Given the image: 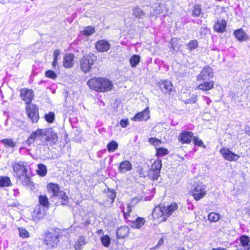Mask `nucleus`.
Listing matches in <instances>:
<instances>
[{
	"label": "nucleus",
	"mask_w": 250,
	"mask_h": 250,
	"mask_svg": "<svg viewBox=\"0 0 250 250\" xmlns=\"http://www.w3.org/2000/svg\"><path fill=\"white\" fill-rule=\"evenodd\" d=\"M90 89L100 92H108L112 89L113 84L111 81L105 78H94L87 82Z\"/></svg>",
	"instance_id": "obj_1"
},
{
	"label": "nucleus",
	"mask_w": 250,
	"mask_h": 250,
	"mask_svg": "<svg viewBox=\"0 0 250 250\" xmlns=\"http://www.w3.org/2000/svg\"><path fill=\"white\" fill-rule=\"evenodd\" d=\"M177 208L178 206L176 203H172L167 206L160 205L153 209L152 216L154 219L162 217V220L165 221L167 217L170 215Z\"/></svg>",
	"instance_id": "obj_2"
},
{
	"label": "nucleus",
	"mask_w": 250,
	"mask_h": 250,
	"mask_svg": "<svg viewBox=\"0 0 250 250\" xmlns=\"http://www.w3.org/2000/svg\"><path fill=\"white\" fill-rule=\"evenodd\" d=\"M48 192L50 194L52 197H58L61 199V204L62 206L67 205L68 203L69 199L66 193L60 190V186L57 184L49 183L47 186Z\"/></svg>",
	"instance_id": "obj_3"
},
{
	"label": "nucleus",
	"mask_w": 250,
	"mask_h": 250,
	"mask_svg": "<svg viewBox=\"0 0 250 250\" xmlns=\"http://www.w3.org/2000/svg\"><path fill=\"white\" fill-rule=\"evenodd\" d=\"M44 243L49 247H56L59 241L60 229L58 228L51 229L44 234Z\"/></svg>",
	"instance_id": "obj_4"
},
{
	"label": "nucleus",
	"mask_w": 250,
	"mask_h": 250,
	"mask_svg": "<svg viewBox=\"0 0 250 250\" xmlns=\"http://www.w3.org/2000/svg\"><path fill=\"white\" fill-rule=\"evenodd\" d=\"M96 60L97 57L92 53L83 56L80 63L81 70L84 73L89 72Z\"/></svg>",
	"instance_id": "obj_5"
},
{
	"label": "nucleus",
	"mask_w": 250,
	"mask_h": 250,
	"mask_svg": "<svg viewBox=\"0 0 250 250\" xmlns=\"http://www.w3.org/2000/svg\"><path fill=\"white\" fill-rule=\"evenodd\" d=\"M42 131V136H45V142L42 143L43 146L49 145L52 146L55 145L58 141L57 133L52 128H49L46 129H41Z\"/></svg>",
	"instance_id": "obj_6"
},
{
	"label": "nucleus",
	"mask_w": 250,
	"mask_h": 250,
	"mask_svg": "<svg viewBox=\"0 0 250 250\" xmlns=\"http://www.w3.org/2000/svg\"><path fill=\"white\" fill-rule=\"evenodd\" d=\"M206 186L201 182H195L192 187V194L196 201L200 200L206 194Z\"/></svg>",
	"instance_id": "obj_7"
},
{
	"label": "nucleus",
	"mask_w": 250,
	"mask_h": 250,
	"mask_svg": "<svg viewBox=\"0 0 250 250\" xmlns=\"http://www.w3.org/2000/svg\"><path fill=\"white\" fill-rule=\"evenodd\" d=\"M162 166L161 160H155L151 166V168L148 170V176L153 180H157L160 176Z\"/></svg>",
	"instance_id": "obj_8"
},
{
	"label": "nucleus",
	"mask_w": 250,
	"mask_h": 250,
	"mask_svg": "<svg viewBox=\"0 0 250 250\" xmlns=\"http://www.w3.org/2000/svg\"><path fill=\"white\" fill-rule=\"evenodd\" d=\"M26 113L28 118L32 123H37L39 119L38 108L34 104H28L26 106Z\"/></svg>",
	"instance_id": "obj_9"
},
{
	"label": "nucleus",
	"mask_w": 250,
	"mask_h": 250,
	"mask_svg": "<svg viewBox=\"0 0 250 250\" xmlns=\"http://www.w3.org/2000/svg\"><path fill=\"white\" fill-rule=\"evenodd\" d=\"M219 152L225 160L229 161H236L240 158L238 155L233 153L227 147L221 148Z\"/></svg>",
	"instance_id": "obj_10"
},
{
	"label": "nucleus",
	"mask_w": 250,
	"mask_h": 250,
	"mask_svg": "<svg viewBox=\"0 0 250 250\" xmlns=\"http://www.w3.org/2000/svg\"><path fill=\"white\" fill-rule=\"evenodd\" d=\"M12 167L16 178L27 173V169L23 162L15 163L12 165Z\"/></svg>",
	"instance_id": "obj_11"
},
{
	"label": "nucleus",
	"mask_w": 250,
	"mask_h": 250,
	"mask_svg": "<svg viewBox=\"0 0 250 250\" xmlns=\"http://www.w3.org/2000/svg\"><path fill=\"white\" fill-rule=\"evenodd\" d=\"M213 76L212 69L209 66H206L201 70L200 73L197 76L198 81H208Z\"/></svg>",
	"instance_id": "obj_12"
},
{
	"label": "nucleus",
	"mask_w": 250,
	"mask_h": 250,
	"mask_svg": "<svg viewBox=\"0 0 250 250\" xmlns=\"http://www.w3.org/2000/svg\"><path fill=\"white\" fill-rule=\"evenodd\" d=\"M45 212L43 208L39 205L35 208L32 213V220L36 223L38 222L45 216Z\"/></svg>",
	"instance_id": "obj_13"
},
{
	"label": "nucleus",
	"mask_w": 250,
	"mask_h": 250,
	"mask_svg": "<svg viewBox=\"0 0 250 250\" xmlns=\"http://www.w3.org/2000/svg\"><path fill=\"white\" fill-rule=\"evenodd\" d=\"M95 48L100 52H107L111 47L110 43L106 40H99L95 43Z\"/></svg>",
	"instance_id": "obj_14"
},
{
	"label": "nucleus",
	"mask_w": 250,
	"mask_h": 250,
	"mask_svg": "<svg viewBox=\"0 0 250 250\" xmlns=\"http://www.w3.org/2000/svg\"><path fill=\"white\" fill-rule=\"evenodd\" d=\"M34 96L32 90L23 88L21 90V97L26 102L27 105L31 104V103Z\"/></svg>",
	"instance_id": "obj_15"
},
{
	"label": "nucleus",
	"mask_w": 250,
	"mask_h": 250,
	"mask_svg": "<svg viewBox=\"0 0 250 250\" xmlns=\"http://www.w3.org/2000/svg\"><path fill=\"white\" fill-rule=\"evenodd\" d=\"M160 88L165 94H169L172 91L173 86L172 83L167 80H162L158 83Z\"/></svg>",
	"instance_id": "obj_16"
},
{
	"label": "nucleus",
	"mask_w": 250,
	"mask_h": 250,
	"mask_svg": "<svg viewBox=\"0 0 250 250\" xmlns=\"http://www.w3.org/2000/svg\"><path fill=\"white\" fill-rule=\"evenodd\" d=\"M193 137V133L190 131L184 130L181 131L179 137V140L183 144H189Z\"/></svg>",
	"instance_id": "obj_17"
},
{
	"label": "nucleus",
	"mask_w": 250,
	"mask_h": 250,
	"mask_svg": "<svg viewBox=\"0 0 250 250\" xmlns=\"http://www.w3.org/2000/svg\"><path fill=\"white\" fill-rule=\"evenodd\" d=\"M132 169V165L128 160H124L121 162L118 168V172L120 173H125Z\"/></svg>",
	"instance_id": "obj_18"
},
{
	"label": "nucleus",
	"mask_w": 250,
	"mask_h": 250,
	"mask_svg": "<svg viewBox=\"0 0 250 250\" xmlns=\"http://www.w3.org/2000/svg\"><path fill=\"white\" fill-rule=\"evenodd\" d=\"M42 131L41 129H38L36 131L32 132L27 139L23 142V144L31 146L35 142V139L42 136Z\"/></svg>",
	"instance_id": "obj_19"
},
{
	"label": "nucleus",
	"mask_w": 250,
	"mask_h": 250,
	"mask_svg": "<svg viewBox=\"0 0 250 250\" xmlns=\"http://www.w3.org/2000/svg\"><path fill=\"white\" fill-rule=\"evenodd\" d=\"M149 118V110L148 108H146L144 111L137 113L132 118V120L134 121H146Z\"/></svg>",
	"instance_id": "obj_20"
},
{
	"label": "nucleus",
	"mask_w": 250,
	"mask_h": 250,
	"mask_svg": "<svg viewBox=\"0 0 250 250\" xmlns=\"http://www.w3.org/2000/svg\"><path fill=\"white\" fill-rule=\"evenodd\" d=\"M74 55L72 53L65 55L63 58V66L66 68H71L74 64Z\"/></svg>",
	"instance_id": "obj_21"
},
{
	"label": "nucleus",
	"mask_w": 250,
	"mask_h": 250,
	"mask_svg": "<svg viewBox=\"0 0 250 250\" xmlns=\"http://www.w3.org/2000/svg\"><path fill=\"white\" fill-rule=\"evenodd\" d=\"M18 182L20 183L24 186L33 187V183L31 182L30 177L27 175V173L16 178Z\"/></svg>",
	"instance_id": "obj_22"
},
{
	"label": "nucleus",
	"mask_w": 250,
	"mask_h": 250,
	"mask_svg": "<svg viewBox=\"0 0 250 250\" xmlns=\"http://www.w3.org/2000/svg\"><path fill=\"white\" fill-rule=\"evenodd\" d=\"M241 246L243 249L240 250H250V239L246 235H242L239 238Z\"/></svg>",
	"instance_id": "obj_23"
},
{
	"label": "nucleus",
	"mask_w": 250,
	"mask_h": 250,
	"mask_svg": "<svg viewBox=\"0 0 250 250\" xmlns=\"http://www.w3.org/2000/svg\"><path fill=\"white\" fill-rule=\"evenodd\" d=\"M214 84V83L213 81H205L203 83L199 84L196 89L203 91H208L213 88Z\"/></svg>",
	"instance_id": "obj_24"
},
{
	"label": "nucleus",
	"mask_w": 250,
	"mask_h": 250,
	"mask_svg": "<svg viewBox=\"0 0 250 250\" xmlns=\"http://www.w3.org/2000/svg\"><path fill=\"white\" fill-rule=\"evenodd\" d=\"M235 38L240 42L246 41L249 39V36L242 29H239L234 32Z\"/></svg>",
	"instance_id": "obj_25"
},
{
	"label": "nucleus",
	"mask_w": 250,
	"mask_h": 250,
	"mask_svg": "<svg viewBox=\"0 0 250 250\" xmlns=\"http://www.w3.org/2000/svg\"><path fill=\"white\" fill-rule=\"evenodd\" d=\"M128 221L130 222V226L132 228L135 229L141 228L144 225L146 222V220L144 218L140 217L136 218L134 221L128 220Z\"/></svg>",
	"instance_id": "obj_26"
},
{
	"label": "nucleus",
	"mask_w": 250,
	"mask_h": 250,
	"mask_svg": "<svg viewBox=\"0 0 250 250\" xmlns=\"http://www.w3.org/2000/svg\"><path fill=\"white\" fill-rule=\"evenodd\" d=\"M227 27V22L225 20L218 21L214 25L215 30L219 33H223L225 31Z\"/></svg>",
	"instance_id": "obj_27"
},
{
	"label": "nucleus",
	"mask_w": 250,
	"mask_h": 250,
	"mask_svg": "<svg viewBox=\"0 0 250 250\" xmlns=\"http://www.w3.org/2000/svg\"><path fill=\"white\" fill-rule=\"evenodd\" d=\"M129 232V228L126 226H122L119 228L116 231V235L118 239L123 238Z\"/></svg>",
	"instance_id": "obj_28"
},
{
	"label": "nucleus",
	"mask_w": 250,
	"mask_h": 250,
	"mask_svg": "<svg viewBox=\"0 0 250 250\" xmlns=\"http://www.w3.org/2000/svg\"><path fill=\"white\" fill-rule=\"evenodd\" d=\"M104 192L107 198L109 199L110 204H112L115 200L116 197V192L114 189L107 188V190L105 189Z\"/></svg>",
	"instance_id": "obj_29"
},
{
	"label": "nucleus",
	"mask_w": 250,
	"mask_h": 250,
	"mask_svg": "<svg viewBox=\"0 0 250 250\" xmlns=\"http://www.w3.org/2000/svg\"><path fill=\"white\" fill-rule=\"evenodd\" d=\"M10 179L8 176H2L0 177V187L4 188L12 186Z\"/></svg>",
	"instance_id": "obj_30"
},
{
	"label": "nucleus",
	"mask_w": 250,
	"mask_h": 250,
	"mask_svg": "<svg viewBox=\"0 0 250 250\" xmlns=\"http://www.w3.org/2000/svg\"><path fill=\"white\" fill-rule=\"evenodd\" d=\"M170 50L172 52H177L180 48L178 44V40L177 38H172L169 42Z\"/></svg>",
	"instance_id": "obj_31"
},
{
	"label": "nucleus",
	"mask_w": 250,
	"mask_h": 250,
	"mask_svg": "<svg viewBox=\"0 0 250 250\" xmlns=\"http://www.w3.org/2000/svg\"><path fill=\"white\" fill-rule=\"evenodd\" d=\"M47 172L46 166L43 164H39L38 165V169L37 172L39 175L42 177L45 176Z\"/></svg>",
	"instance_id": "obj_32"
},
{
	"label": "nucleus",
	"mask_w": 250,
	"mask_h": 250,
	"mask_svg": "<svg viewBox=\"0 0 250 250\" xmlns=\"http://www.w3.org/2000/svg\"><path fill=\"white\" fill-rule=\"evenodd\" d=\"M86 244L85 237L81 236L79 237L78 240L76 241L75 245L74 248L75 250H81L82 247L85 245Z\"/></svg>",
	"instance_id": "obj_33"
},
{
	"label": "nucleus",
	"mask_w": 250,
	"mask_h": 250,
	"mask_svg": "<svg viewBox=\"0 0 250 250\" xmlns=\"http://www.w3.org/2000/svg\"><path fill=\"white\" fill-rule=\"evenodd\" d=\"M134 207L131 204H128L127 205L126 211H125V208L124 207H122V210L123 213L124 219L127 221V218L130 216L129 213L132 211V208Z\"/></svg>",
	"instance_id": "obj_34"
},
{
	"label": "nucleus",
	"mask_w": 250,
	"mask_h": 250,
	"mask_svg": "<svg viewBox=\"0 0 250 250\" xmlns=\"http://www.w3.org/2000/svg\"><path fill=\"white\" fill-rule=\"evenodd\" d=\"M141 57L138 55H133L130 59L129 62L132 67H135L139 63Z\"/></svg>",
	"instance_id": "obj_35"
},
{
	"label": "nucleus",
	"mask_w": 250,
	"mask_h": 250,
	"mask_svg": "<svg viewBox=\"0 0 250 250\" xmlns=\"http://www.w3.org/2000/svg\"><path fill=\"white\" fill-rule=\"evenodd\" d=\"M187 48L189 52H191L198 47V42L196 40L190 41L186 44Z\"/></svg>",
	"instance_id": "obj_36"
},
{
	"label": "nucleus",
	"mask_w": 250,
	"mask_h": 250,
	"mask_svg": "<svg viewBox=\"0 0 250 250\" xmlns=\"http://www.w3.org/2000/svg\"><path fill=\"white\" fill-rule=\"evenodd\" d=\"M133 14L136 18H143L145 16V13L139 7H135L133 9Z\"/></svg>",
	"instance_id": "obj_37"
},
{
	"label": "nucleus",
	"mask_w": 250,
	"mask_h": 250,
	"mask_svg": "<svg viewBox=\"0 0 250 250\" xmlns=\"http://www.w3.org/2000/svg\"><path fill=\"white\" fill-rule=\"evenodd\" d=\"M156 155L158 157H163L168 154V150L167 149L163 147L156 148Z\"/></svg>",
	"instance_id": "obj_38"
},
{
	"label": "nucleus",
	"mask_w": 250,
	"mask_h": 250,
	"mask_svg": "<svg viewBox=\"0 0 250 250\" xmlns=\"http://www.w3.org/2000/svg\"><path fill=\"white\" fill-rule=\"evenodd\" d=\"M106 147L109 152H114L117 149L118 144L116 141L112 140L107 145Z\"/></svg>",
	"instance_id": "obj_39"
},
{
	"label": "nucleus",
	"mask_w": 250,
	"mask_h": 250,
	"mask_svg": "<svg viewBox=\"0 0 250 250\" xmlns=\"http://www.w3.org/2000/svg\"><path fill=\"white\" fill-rule=\"evenodd\" d=\"M39 200L40 204L43 207H48L49 205L48 199L45 195H41L39 196Z\"/></svg>",
	"instance_id": "obj_40"
},
{
	"label": "nucleus",
	"mask_w": 250,
	"mask_h": 250,
	"mask_svg": "<svg viewBox=\"0 0 250 250\" xmlns=\"http://www.w3.org/2000/svg\"><path fill=\"white\" fill-rule=\"evenodd\" d=\"M201 13V6L199 4H195L193 6L192 16L195 17H199Z\"/></svg>",
	"instance_id": "obj_41"
},
{
	"label": "nucleus",
	"mask_w": 250,
	"mask_h": 250,
	"mask_svg": "<svg viewBox=\"0 0 250 250\" xmlns=\"http://www.w3.org/2000/svg\"><path fill=\"white\" fill-rule=\"evenodd\" d=\"M208 219L210 222H217L220 219V215L215 212H212L208 214Z\"/></svg>",
	"instance_id": "obj_42"
},
{
	"label": "nucleus",
	"mask_w": 250,
	"mask_h": 250,
	"mask_svg": "<svg viewBox=\"0 0 250 250\" xmlns=\"http://www.w3.org/2000/svg\"><path fill=\"white\" fill-rule=\"evenodd\" d=\"M95 32V28L90 26H87L83 31V35L86 36H89L94 33Z\"/></svg>",
	"instance_id": "obj_43"
},
{
	"label": "nucleus",
	"mask_w": 250,
	"mask_h": 250,
	"mask_svg": "<svg viewBox=\"0 0 250 250\" xmlns=\"http://www.w3.org/2000/svg\"><path fill=\"white\" fill-rule=\"evenodd\" d=\"M102 244L105 247H108L110 243V238L107 235H104L101 238Z\"/></svg>",
	"instance_id": "obj_44"
},
{
	"label": "nucleus",
	"mask_w": 250,
	"mask_h": 250,
	"mask_svg": "<svg viewBox=\"0 0 250 250\" xmlns=\"http://www.w3.org/2000/svg\"><path fill=\"white\" fill-rule=\"evenodd\" d=\"M44 118L47 122L52 123L55 119V114L53 112H50L45 115Z\"/></svg>",
	"instance_id": "obj_45"
},
{
	"label": "nucleus",
	"mask_w": 250,
	"mask_h": 250,
	"mask_svg": "<svg viewBox=\"0 0 250 250\" xmlns=\"http://www.w3.org/2000/svg\"><path fill=\"white\" fill-rule=\"evenodd\" d=\"M1 143L9 147H13L15 146V143L12 139H3L1 140Z\"/></svg>",
	"instance_id": "obj_46"
},
{
	"label": "nucleus",
	"mask_w": 250,
	"mask_h": 250,
	"mask_svg": "<svg viewBox=\"0 0 250 250\" xmlns=\"http://www.w3.org/2000/svg\"><path fill=\"white\" fill-rule=\"evenodd\" d=\"M193 141L194 144L195 146H202L203 148H206V146L204 145L203 141L199 139L198 137L197 136H193Z\"/></svg>",
	"instance_id": "obj_47"
},
{
	"label": "nucleus",
	"mask_w": 250,
	"mask_h": 250,
	"mask_svg": "<svg viewBox=\"0 0 250 250\" xmlns=\"http://www.w3.org/2000/svg\"><path fill=\"white\" fill-rule=\"evenodd\" d=\"M148 142L153 146H157L162 143V141L155 138L151 137L149 138Z\"/></svg>",
	"instance_id": "obj_48"
},
{
	"label": "nucleus",
	"mask_w": 250,
	"mask_h": 250,
	"mask_svg": "<svg viewBox=\"0 0 250 250\" xmlns=\"http://www.w3.org/2000/svg\"><path fill=\"white\" fill-rule=\"evenodd\" d=\"M187 70L186 69L184 70H180L176 73V76L177 79L179 80H182L184 77L186 76L187 74Z\"/></svg>",
	"instance_id": "obj_49"
},
{
	"label": "nucleus",
	"mask_w": 250,
	"mask_h": 250,
	"mask_svg": "<svg viewBox=\"0 0 250 250\" xmlns=\"http://www.w3.org/2000/svg\"><path fill=\"white\" fill-rule=\"evenodd\" d=\"M19 235L21 237L25 238L29 237V233L25 229H20Z\"/></svg>",
	"instance_id": "obj_50"
},
{
	"label": "nucleus",
	"mask_w": 250,
	"mask_h": 250,
	"mask_svg": "<svg viewBox=\"0 0 250 250\" xmlns=\"http://www.w3.org/2000/svg\"><path fill=\"white\" fill-rule=\"evenodd\" d=\"M45 76L52 79H55L57 75L54 71L49 70L45 72Z\"/></svg>",
	"instance_id": "obj_51"
},
{
	"label": "nucleus",
	"mask_w": 250,
	"mask_h": 250,
	"mask_svg": "<svg viewBox=\"0 0 250 250\" xmlns=\"http://www.w3.org/2000/svg\"><path fill=\"white\" fill-rule=\"evenodd\" d=\"M197 102V95H192L190 98L186 99L184 102L186 104H194Z\"/></svg>",
	"instance_id": "obj_52"
},
{
	"label": "nucleus",
	"mask_w": 250,
	"mask_h": 250,
	"mask_svg": "<svg viewBox=\"0 0 250 250\" xmlns=\"http://www.w3.org/2000/svg\"><path fill=\"white\" fill-rule=\"evenodd\" d=\"M163 13V10L160 5H158L154 10V14L156 16L160 15Z\"/></svg>",
	"instance_id": "obj_53"
},
{
	"label": "nucleus",
	"mask_w": 250,
	"mask_h": 250,
	"mask_svg": "<svg viewBox=\"0 0 250 250\" xmlns=\"http://www.w3.org/2000/svg\"><path fill=\"white\" fill-rule=\"evenodd\" d=\"M120 124L122 127H126L129 125L128 119H122Z\"/></svg>",
	"instance_id": "obj_54"
},
{
	"label": "nucleus",
	"mask_w": 250,
	"mask_h": 250,
	"mask_svg": "<svg viewBox=\"0 0 250 250\" xmlns=\"http://www.w3.org/2000/svg\"><path fill=\"white\" fill-rule=\"evenodd\" d=\"M60 51L58 49H56L54 50V61H57L58 60V57L60 55Z\"/></svg>",
	"instance_id": "obj_55"
},
{
	"label": "nucleus",
	"mask_w": 250,
	"mask_h": 250,
	"mask_svg": "<svg viewBox=\"0 0 250 250\" xmlns=\"http://www.w3.org/2000/svg\"><path fill=\"white\" fill-rule=\"evenodd\" d=\"M140 199H139V198H134L132 199L130 204H132L134 206L135 205L138 203Z\"/></svg>",
	"instance_id": "obj_56"
},
{
	"label": "nucleus",
	"mask_w": 250,
	"mask_h": 250,
	"mask_svg": "<svg viewBox=\"0 0 250 250\" xmlns=\"http://www.w3.org/2000/svg\"><path fill=\"white\" fill-rule=\"evenodd\" d=\"M187 205H188L187 208L188 209H190V210L193 209L194 205H193V204L192 203L189 202V200H188V201H187Z\"/></svg>",
	"instance_id": "obj_57"
},
{
	"label": "nucleus",
	"mask_w": 250,
	"mask_h": 250,
	"mask_svg": "<svg viewBox=\"0 0 250 250\" xmlns=\"http://www.w3.org/2000/svg\"><path fill=\"white\" fill-rule=\"evenodd\" d=\"M19 189H13V191L14 192V196L15 197H17L18 196V195L19 194V191H18Z\"/></svg>",
	"instance_id": "obj_58"
},
{
	"label": "nucleus",
	"mask_w": 250,
	"mask_h": 250,
	"mask_svg": "<svg viewBox=\"0 0 250 250\" xmlns=\"http://www.w3.org/2000/svg\"><path fill=\"white\" fill-rule=\"evenodd\" d=\"M57 65H58V61L53 60L52 62V66L54 68H56Z\"/></svg>",
	"instance_id": "obj_59"
},
{
	"label": "nucleus",
	"mask_w": 250,
	"mask_h": 250,
	"mask_svg": "<svg viewBox=\"0 0 250 250\" xmlns=\"http://www.w3.org/2000/svg\"><path fill=\"white\" fill-rule=\"evenodd\" d=\"M164 242V239L163 238H161L158 242V245H161L163 244Z\"/></svg>",
	"instance_id": "obj_60"
},
{
	"label": "nucleus",
	"mask_w": 250,
	"mask_h": 250,
	"mask_svg": "<svg viewBox=\"0 0 250 250\" xmlns=\"http://www.w3.org/2000/svg\"><path fill=\"white\" fill-rule=\"evenodd\" d=\"M90 223V220H87L83 223V225L85 227H86V226H88Z\"/></svg>",
	"instance_id": "obj_61"
},
{
	"label": "nucleus",
	"mask_w": 250,
	"mask_h": 250,
	"mask_svg": "<svg viewBox=\"0 0 250 250\" xmlns=\"http://www.w3.org/2000/svg\"><path fill=\"white\" fill-rule=\"evenodd\" d=\"M206 99V102H207V104H208V105H209L210 103H211V101L209 99V98L207 97H206L205 98Z\"/></svg>",
	"instance_id": "obj_62"
},
{
	"label": "nucleus",
	"mask_w": 250,
	"mask_h": 250,
	"mask_svg": "<svg viewBox=\"0 0 250 250\" xmlns=\"http://www.w3.org/2000/svg\"><path fill=\"white\" fill-rule=\"evenodd\" d=\"M246 212L249 216H250V206L247 208Z\"/></svg>",
	"instance_id": "obj_63"
},
{
	"label": "nucleus",
	"mask_w": 250,
	"mask_h": 250,
	"mask_svg": "<svg viewBox=\"0 0 250 250\" xmlns=\"http://www.w3.org/2000/svg\"><path fill=\"white\" fill-rule=\"evenodd\" d=\"M212 250H226L223 248H213Z\"/></svg>",
	"instance_id": "obj_64"
}]
</instances>
